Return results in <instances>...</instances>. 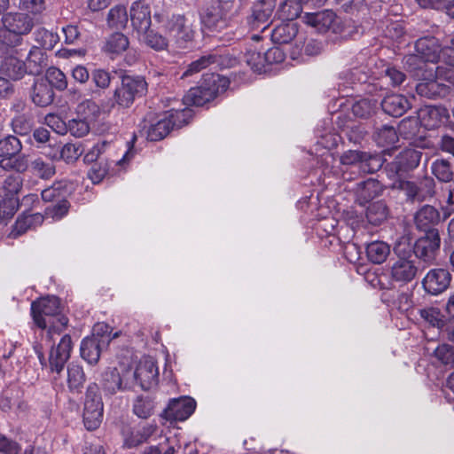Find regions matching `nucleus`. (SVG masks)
<instances>
[{
  "label": "nucleus",
  "instance_id": "16",
  "mask_svg": "<svg viewBox=\"0 0 454 454\" xmlns=\"http://www.w3.org/2000/svg\"><path fill=\"white\" fill-rule=\"evenodd\" d=\"M72 340L68 334H65L57 347H51L49 364L51 372L60 373L64 369V366L70 357L72 350Z\"/></svg>",
  "mask_w": 454,
  "mask_h": 454
},
{
  "label": "nucleus",
  "instance_id": "3",
  "mask_svg": "<svg viewBox=\"0 0 454 454\" xmlns=\"http://www.w3.org/2000/svg\"><path fill=\"white\" fill-rule=\"evenodd\" d=\"M154 20L161 24L164 32L177 48H186L193 41L194 30L184 15L155 13Z\"/></svg>",
  "mask_w": 454,
  "mask_h": 454
},
{
  "label": "nucleus",
  "instance_id": "35",
  "mask_svg": "<svg viewBox=\"0 0 454 454\" xmlns=\"http://www.w3.org/2000/svg\"><path fill=\"white\" fill-rule=\"evenodd\" d=\"M390 254L389 246L383 241H373L367 245L366 254L368 259L376 264L384 262Z\"/></svg>",
  "mask_w": 454,
  "mask_h": 454
},
{
  "label": "nucleus",
  "instance_id": "20",
  "mask_svg": "<svg viewBox=\"0 0 454 454\" xmlns=\"http://www.w3.org/2000/svg\"><path fill=\"white\" fill-rule=\"evenodd\" d=\"M130 20L139 35L147 32L152 23L149 4L142 0L134 2L130 7Z\"/></svg>",
  "mask_w": 454,
  "mask_h": 454
},
{
  "label": "nucleus",
  "instance_id": "24",
  "mask_svg": "<svg viewBox=\"0 0 454 454\" xmlns=\"http://www.w3.org/2000/svg\"><path fill=\"white\" fill-rule=\"evenodd\" d=\"M0 73L9 79L18 81L27 73L26 63L12 53L6 55L0 65Z\"/></svg>",
  "mask_w": 454,
  "mask_h": 454
},
{
  "label": "nucleus",
  "instance_id": "36",
  "mask_svg": "<svg viewBox=\"0 0 454 454\" xmlns=\"http://www.w3.org/2000/svg\"><path fill=\"white\" fill-rule=\"evenodd\" d=\"M388 208L385 202L375 201L367 207L366 219L372 225H380L387 220Z\"/></svg>",
  "mask_w": 454,
  "mask_h": 454
},
{
  "label": "nucleus",
  "instance_id": "4",
  "mask_svg": "<svg viewBox=\"0 0 454 454\" xmlns=\"http://www.w3.org/2000/svg\"><path fill=\"white\" fill-rule=\"evenodd\" d=\"M0 42L7 45L20 44L21 36L27 35L34 27L33 19L23 12H8L2 18Z\"/></svg>",
  "mask_w": 454,
  "mask_h": 454
},
{
  "label": "nucleus",
  "instance_id": "56",
  "mask_svg": "<svg viewBox=\"0 0 454 454\" xmlns=\"http://www.w3.org/2000/svg\"><path fill=\"white\" fill-rule=\"evenodd\" d=\"M434 357L443 365L454 366V347L443 343L439 345L434 352Z\"/></svg>",
  "mask_w": 454,
  "mask_h": 454
},
{
  "label": "nucleus",
  "instance_id": "52",
  "mask_svg": "<svg viewBox=\"0 0 454 454\" xmlns=\"http://www.w3.org/2000/svg\"><path fill=\"white\" fill-rule=\"evenodd\" d=\"M432 173L441 182H450L452 180L454 172L450 163L446 160H436L431 166Z\"/></svg>",
  "mask_w": 454,
  "mask_h": 454
},
{
  "label": "nucleus",
  "instance_id": "8",
  "mask_svg": "<svg viewBox=\"0 0 454 454\" xmlns=\"http://www.w3.org/2000/svg\"><path fill=\"white\" fill-rule=\"evenodd\" d=\"M234 4L232 2H216L208 5L201 20L205 26L212 29H223L228 26L234 15Z\"/></svg>",
  "mask_w": 454,
  "mask_h": 454
},
{
  "label": "nucleus",
  "instance_id": "30",
  "mask_svg": "<svg viewBox=\"0 0 454 454\" xmlns=\"http://www.w3.org/2000/svg\"><path fill=\"white\" fill-rule=\"evenodd\" d=\"M382 192L380 183L373 178H369L357 184L356 194L361 205L379 196Z\"/></svg>",
  "mask_w": 454,
  "mask_h": 454
},
{
  "label": "nucleus",
  "instance_id": "38",
  "mask_svg": "<svg viewBox=\"0 0 454 454\" xmlns=\"http://www.w3.org/2000/svg\"><path fill=\"white\" fill-rule=\"evenodd\" d=\"M85 382V374L82 368L74 364L67 367V386L71 392L81 393Z\"/></svg>",
  "mask_w": 454,
  "mask_h": 454
},
{
  "label": "nucleus",
  "instance_id": "50",
  "mask_svg": "<svg viewBox=\"0 0 454 454\" xmlns=\"http://www.w3.org/2000/svg\"><path fill=\"white\" fill-rule=\"evenodd\" d=\"M128 20L127 10L122 5L114 6L108 12L107 22L111 27L123 28L126 27Z\"/></svg>",
  "mask_w": 454,
  "mask_h": 454
},
{
  "label": "nucleus",
  "instance_id": "40",
  "mask_svg": "<svg viewBox=\"0 0 454 454\" xmlns=\"http://www.w3.org/2000/svg\"><path fill=\"white\" fill-rule=\"evenodd\" d=\"M214 64H220V56L213 53L201 56L192 61L184 72L182 77L192 75Z\"/></svg>",
  "mask_w": 454,
  "mask_h": 454
},
{
  "label": "nucleus",
  "instance_id": "37",
  "mask_svg": "<svg viewBox=\"0 0 454 454\" xmlns=\"http://www.w3.org/2000/svg\"><path fill=\"white\" fill-rule=\"evenodd\" d=\"M30 169L33 175L41 179H50L56 174L54 163L41 157H37L30 162Z\"/></svg>",
  "mask_w": 454,
  "mask_h": 454
},
{
  "label": "nucleus",
  "instance_id": "17",
  "mask_svg": "<svg viewBox=\"0 0 454 454\" xmlns=\"http://www.w3.org/2000/svg\"><path fill=\"white\" fill-rule=\"evenodd\" d=\"M417 84L416 91L419 95L436 99L443 98L450 93V86L442 83L433 74V69L427 74L426 79Z\"/></svg>",
  "mask_w": 454,
  "mask_h": 454
},
{
  "label": "nucleus",
  "instance_id": "27",
  "mask_svg": "<svg viewBox=\"0 0 454 454\" xmlns=\"http://www.w3.org/2000/svg\"><path fill=\"white\" fill-rule=\"evenodd\" d=\"M73 184L67 180L55 182L51 186L43 190L41 196L45 202L59 201L66 199L72 192Z\"/></svg>",
  "mask_w": 454,
  "mask_h": 454
},
{
  "label": "nucleus",
  "instance_id": "25",
  "mask_svg": "<svg viewBox=\"0 0 454 454\" xmlns=\"http://www.w3.org/2000/svg\"><path fill=\"white\" fill-rule=\"evenodd\" d=\"M416 227L427 233L431 230H437L434 228L440 222V214L433 206H423L415 215L414 217Z\"/></svg>",
  "mask_w": 454,
  "mask_h": 454
},
{
  "label": "nucleus",
  "instance_id": "29",
  "mask_svg": "<svg viewBox=\"0 0 454 454\" xmlns=\"http://www.w3.org/2000/svg\"><path fill=\"white\" fill-rule=\"evenodd\" d=\"M129 45V38L122 33H113L106 37L102 50L111 58L124 52Z\"/></svg>",
  "mask_w": 454,
  "mask_h": 454
},
{
  "label": "nucleus",
  "instance_id": "1",
  "mask_svg": "<svg viewBox=\"0 0 454 454\" xmlns=\"http://www.w3.org/2000/svg\"><path fill=\"white\" fill-rule=\"evenodd\" d=\"M31 313L35 324L47 329L46 339L54 341V335L66 330L68 319L61 313L60 301L56 296H46L31 304Z\"/></svg>",
  "mask_w": 454,
  "mask_h": 454
},
{
  "label": "nucleus",
  "instance_id": "31",
  "mask_svg": "<svg viewBox=\"0 0 454 454\" xmlns=\"http://www.w3.org/2000/svg\"><path fill=\"white\" fill-rule=\"evenodd\" d=\"M22 183L20 176H9L5 178L3 184V189L5 192V196L8 203V215H13L15 213L17 199L14 197L21 189Z\"/></svg>",
  "mask_w": 454,
  "mask_h": 454
},
{
  "label": "nucleus",
  "instance_id": "33",
  "mask_svg": "<svg viewBox=\"0 0 454 454\" xmlns=\"http://www.w3.org/2000/svg\"><path fill=\"white\" fill-rule=\"evenodd\" d=\"M106 348L101 347V344L95 338H85L82 340L80 347L81 356L90 364L98 362L101 352Z\"/></svg>",
  "mask_w": 454,
  "mask_h": 454
},
{
  "label": "nucleus",
  "instance_id": "9",
  "mask_svg": "<svg viewBox=\"0 0 454 454\" xmlns=\"http://www.w3.org/2000/svg\"><path fill=\"white\" fill-rule=\"evenodd\" d=\"M421 153L413 148L400 152L395 159L387 164L386 170L389 177H403L414 170L419 164Z\"/></svg>",
  "mask_w": 454,
  "mask_h": 454
},
{
  "label": "nucleus",
  "instance_id": "22",
  "mask_svg": "<svg viewBox=\"0 0 454 454\" xmlns=\"http://www.w3.org/2000/svg\"><path fill=\"white\" fill-rule=\"evenodd\" d=\"M450 117L448 110L443 106H429L422 109L419 118L422 124L428 129H434L446 122Z\"/></svg>",
  "mask_w": 454,
  "mask_h": 454
},
{
  "label": "nucleus",
  "instance_id": "12",
  "mask_svg": "<svg viewBox=\"0 0 454 454\" xmlns=\"http://www.w3.org/2000/svg\"><path fill=\"white\" fill-rule=\"evenodd\" d=\"M196 402L192 397L172 399L163 411L162 417L169 421H184L195 411Z\"/></svg>",
  "mask_w": 454,
  "mask_h": 454
},
{
  "label": "nucleus",
  "instance_id": "48",
  "mask_svg": "<svg viewBox=\"0 0 454 454\" xmlns=\"http://www.w3.org/2000/svg\"><path fill=\"white\" fill-rule=\"evenodd\" d=\"M245 61L254 72L265 71L264 50L258 51L256 48H250L245 54Z\"/></svg>",
  "mask_w": 454,
  "mask_h": 454
},
{
  "label": "nucleus",
  "instance_id": "19",
  "mask_svg": "<svg viewBox=\"0 0 454 454\" xmlns=\"http://www.w3.org/2000/svg\"><path fill=\"white\" fill-rule=\"evenodd\" d=\"M415 262L407 257H397L390 267V278L399 283L411 282L417 274Z\"/></svg>",
  "mask_w": 454,
  "mask_h": 454
},
{
  "label": "nucleus",
  "instance_id": "47",
  "mask_svg": "<svg viewBox=\"0 0 454 454\" xmlns=\"http://www.w3.org/2000/svg\"><path fill=\"white\" fill-rule=\"evenodd\" d=\"M420 317L427 322L430 325L437 327L442 331L443 325L445 324V317L441 312L440 309L434 307H427L419 310Z\"/></svg>",
  "mask_w": 454,
  "mask_h": 454
},
{
  "label": "nucleus",
  "instance_id": "57",
  "mask_svg": "<svg viewBox=\"0 0 454 454\" xmlns=\"http://www.w3.org/2000/svg\"><path fill=\"white\" fill-rule=\"evenodd\" d=\"M114 145L107 141H102L96 144L83 157L85 163L96 162L101 155L109 153Z\"/></svg>",
  "mask_w": 454,
  "mask_h": 454
},
{
  "label": "nucleus",
  "instance_id": "21",
  "mask_svg": "<svg viewBox=\"0 0 454 454\" xmlns=\"http://www.w3.org/2000/svg\"><path fill=\"white\" fill-rule=\"evenodd\" d=\"M275 8L273 0H259L252 9L250 17V24L253 28L259 29L262 26V30L267 28L269 21L272 16Z\"/></svg>",
  "mask_w": 454,
  "mask_h": 454
},
{
  "label": "nucleus",
  "instance_id": "53",
  "mask_svg": "<svg viewBox=\"0 0 454 454\" xmlns=\"http://www.w3.org/2000/svg\"><path fill=\"white\" fill-rule=\"evenodd\" d=\"M70 208V203L67 199H62L47 207L44 210V218H51L59 221L67 215Z\"/></svg>",
  "mask_w": 454,
  "mask_h": 454
},
{
  "label": "nucleus",
  "instance_id": "45",
  "mask_svg": "<svg viewBox=\"0 0 454 454\" xmlns=\"http://www.w3.org/2000/svg\"><path fill=\"white\" fill-rule=\"evenodd\" d=\"M373 139L378 145L387 146L395 144L398 141V136L393 126L382 125L376 129Z\"/></svg>",
  "mask_w": 454,
  "mask_h": 454
},
{
  "label": "nucleus",
  "instance_id": "34",
  "mask_svg": "<svg viewBox=\"0 0 454 454\" xmlns=\"http://www.w3.org/2000/svg\"><path fill=\"white\" fill-rule=\"evenodd\" d=\"M25 63L27 74H39L47 66L45 54L43 50L37 46H33L30 49Z\"/></svg>",
  "mask_w": 454,
  "mask_h": 454
},
{
  "label": "nucleus",
  "instance_id": "28",
  "mask_svg": "<svg viewBox=\"0 0 454 454\" xmlns=\"http://www.w3.org/2000/svg\"><path fill=\"white\" fill-rule=\"evenodd\" d=\"M427 62L419 54H409L403 59L405 70L417 79H426L431 69L427 68Z\"/></svg>",
  "mask_w": 454,
  "mask_h": 454
},
{
  "label": "nucleus",
  "instance_id": "39",
  "mask_svg": "<svg viewBox=\"0 0 454 454\" xmlns=\"http://www.w3.org/2000/svg\"><path fill=\"white\" fill-rule=\"evenodd\" d=\"M82 153V149L80 144L67 143L64 145L59 152V154L55 153L51 154V160H63L67 163L75 162Z\"/></svg>",
  "mask_w": 454,
  "mask_h": 454
},
{
  "label": "nucleus",
  "instance_id": "61",
  "mask_svg": "<svg viewBox=\"0 0 454 454\" xmlns=\"http://www.w3.org/2000/svg\"><path fill=\"white\" fill-rule=\"evenodd\" d=\"M89 121H90L82 117L79 119L70 120L67 124V131H69L74 137H82L90 131Z\"/></svg>",
  "mask_w": 454,
  "mask_h": 454
},
{
  "label": "nucleus",
  "instance_id": "14",
  "mask_svg": "<svg viewBox=\"0 0 454 454\" xmlns=\"http://www.w3.org/2000/svg\"><path fill=\"white\" fill-rule=\"evenodd\" d=\"M302 20L304 23L314 27L320 33H325L327 31L337 33L339 31L336 15L330 10L318 12H306Z\"/></svg>",
  "mask_w": 454,
  "mask_h": 454
},
{
  "label": "nucleus",
  "instance_id": "62",
  "mask_svg": "<svg viewBox=\"0 0 454 454\" xmlns=\"http://www.w3.org/2000/svg\"><path fill=\"white\" fill-rule=\"evenodd\" d=\"M393 187L403 191L410 200H414L419 194L418 185L411 181L403 179V177H396L393 184Z\"/></svg>",
  "mask_w": 454,
  "mask_h": 454
},
{
  "label": "nucleus",
  "instance_id": "10",
  "mask_svg": "<svg viewBox=\"0 0 454 454\" xmlns=\"http://www.w3.org/2000/svg\"><path fill=\"white\" fill-rule=\"evenodd\" d=\"M186 114L187 111L185 109H171L167 112L164 118L150 126L147 131V138L151 141L163 139L172 129L181 128L185 124Z\"/></svg>",
  "mask_w": 454,
  "mask_h": 454
},
{
  "label": "nucleus",
  "instance_id": "54",
  "mask_svg": "<svg viewBox=\"0 0 454 454\" xmlns=\"http://www.w3.org/2000/svg\"><path fill=\"white\" fill-rule=\"evenodd\" d=\"M44 80L48 81V84L51 88H56L59 90H64L67 87V81L65 74L57 67H50L46 71Z\"/></svg>",
  "mask_w": 454,
  "mask_h": 454
},
{
  "label": "nucleus",
  "instance_id": "60",
  "mask_svg": "<svg viewBox=\"0 0 454 454\" xmlns=\"http://www.w3.org/2000/svg\"><path fill=\"white\" fill-rule=\"evenodd\" d=\"M352 113L359 118H367L375 110V102L371 99L363 98L352 105Z\"/></svg>",
  "mask_w": 454,
  "mask_h": 454
},
{
  "label": "nucleus",
  "instance_id": "59",
  "mask_svg": "<svg viewBox=\"0 0 454 454\" xmlns=\"http://www.w3.org/2000/svg\"><path fill=\"white\" fill-rule=\"evenodd\" d=\"M89 338H95L101 347L107 348L111 342V327L106 323H98L93 326L92 334Z\"/></svg>",
  "mask_w": 454,
  "mask_h": 454
},
{
  "label": "nucleus",
  "instance_id": "6",
  "mask_svg": "<svg viewBox=\"0 0 454 454\" xmlns=\"http://www.w3.org/2000/svg\"><path fill=\"white\" fill-rule=\"evenodd\" d=\"M103 402L96 384L87 387L83 409V423L89 431L98 428L103 420Z\"/></svg>",
  "mask_w": 454,
  "mask_h": 454
},
{
  "label": "nucleus",
  "instance_id": "32",
  "mask_svg": "<svg viewBox=\"0 0 454 454\" xmlns=\"http://www.w3.org/2000/svg\"><path fill=\"white\" fill-rule=\"evenodd\" d=\"M298 34V26L295 22L281 23L271 31V40L274 43L285 44L292 42Z\"/></svg>",
  "mask_w": 454,
  "mask_h": 454
},
{
  "label": "nucleus",
  "instance_id": "64",
  "mask_svg": "<svg viewBox=\"0 0 454 454\" xmlns=\"http://www.w3.org/2000/svg\"><path fill=\"white\" fill-rule=\"evenodd\" d=\"M46 124L51 127L58 134H66L67 132V125L57 114H49L45 116Z\"/></svg>",
  "mask_w": 454,
  "mask_h": 454
},
{
  "label": "nucleus",
  "instance_id": "42",
  "mask_svg": "<svg viewBox=\"0 0 454 454\" xmlns=\"http://www.w3.org/2000/svg\"><path fill=\"white\" fill-rule=\"evenodd\" d=\"M155 430V425H146L141 429L132 432L128 437H126L124 443L128 448H136L146 442L153 434Z\"/></svg>",
  "mask_w": 454,
  "mask_h": 454
},
{
  "label": "nucleus",
  "instance_id": "2",
  "mask_svg": "<svg viewBox=\"0 0 454 454\" xmlns=\"http://www.w3.org/2000/svg\"><path fill=\"white\" fill-rule=\"evenodd\" d=\"M229 80L217 74H210L204 77L202 83L192 88L184 96L183 101L186 106H202L213 100L218 94L226 90Z\"/></svg>",
  "mask_w": 454,
  "mask_h": 454
},
{
  "label": "nucleus",
  "instance_id": "43",
  "mask_svg": "<svg viewBox=\"0 0 454 454\" xmlns=\"http://www.w3.org/2000/svg\"><path fill=\"white\" fill-rule=\"evenodd\" d=\"M133 413L140 419H146L154 411V402L149 396L138 395L133 402Z\"/></svg>",
  "mask_w": 454,
  "mask_h": 454
},
{
  "label": "nucleus",
  "instance_id": "51",
  "mask_svg": "<svg viewBox=\"0 0 454 454\" xmlns=\"http://www.w3.org/2000/svg\"><path fill=\"white\" fill-rule=\"evenodd\" d=\"M77 114L88 121H95L100 114L99 106L92 99H84L76 106Z\"/></svg>",
  "mask_w": 454,
  "mask_h": 454
},
{
  "label": "nucleus",
  "instance_id": "7",
  "mask_svg": "<svg viewBox=\"0 0 454 454\" xmlns=\"http://www.w3.org/2000/svg\"><path fill=\"white\" fill-rule=\"evenodd\" d=\"M441 237L438 230H431L419 237L413 245V252L419 262L430 266L436 262L440 254Z\"/></svg>",
  "mask_w": 454,
  "mask_h": 454
},
{
  "label": "nucleus",
  "instance_id": "18",
  "mask_svg": "<svg viewBox=\"0 0 454 454\" xmlns=\"http://www.w3.org/2000/svg\"><path fill=\"white\" fill-rule=\"evenodd\" d=\"M134 379L144 390L150 389L157 383L158 368L150 358L139 361L134 372Z\"/></svg>",
  "mask_w": 454,
  "mask_h": 454
},
{
  "label": "nucleus",
  "instance_id": "49",
  "mask_svg": "<svg viewBox=\"0 0 454 454\" xmlns=\"http://www.w3.org/2000/svg\"><path fill=\"white\" fill-rule=\"evenodd\" d=\"M142 35L141 40L155 51L167 50L168 46V39L160 35L158 32L148 29L147 32L140 34Z\"/></svg>",
  "mask_w": 454,
  "mask_h": 454
},
{
  "label": "nucleus",
  "instance_id": "55",
  "mask_svg": "<svg viewBox=\"0 0 454 454\" xmlns=\"http://www.w3.org/2000/svg\"><path fill=\"white\" fill-rule=\"evenodd\" d=\"M35 41L41 47L51 50L59 42V35L56 33L49 31L43 27L39 28L35 33Z\"/></svg>",
  "mask_w": 454,
  "mask_h": 454
},
{
  "label": "nucleus",
  "instance_id": "23",
  "mask_svg": "<svg viewBox=\"0 0 454 454\" xmlns=\"http://www.w3.org/2000/svg\"><path fill=\"white\" fill-rule=\"evenodd\" d=\"M33 103L38 106L45 107L51 105L54 99V91L48 81L43 77L35 80L30 91Z\"/></svg>",
  "mask_w": 454,
  "mask_h": 454
},
{
  "label": "nucleus",
  "instance_id": "63",
  "mask_svg": "<svg viewBox=\"0 0 454 454\" xmlns=\"http://www.w3.org/2000/svg\"><path fill=\"white\" fill-rule=\"evenodd\" d=\"M301 11V6L295 0H286L280 7L282 17L289 21L296 19Z\"/></svg>",
  "mask_w": 454,
  "mask_h": 454
},
{
  "label": "nucleus",
  "instance_id": "5",
  "mask_svg": "<svg viewBox=\"0 0 454 454\" xmlns=\"http://www.w3.org/2000/svg\"><path fill=\"white\" fill-rule=\"evenodd\" d=\"M147 90V83L142 76L125 75L121 83L114 90L111 108L115 106L129 108L137 98H141Z\"/></svg>",
  "mask_w": 454,
  "mask_h": 454
},
{
  "label": "nucleus",
  "instance_id": "15",
  "mask_svg": "<svg viewBox=\"0 0 454 454\" xmlns=\"http://www.w3.org/2000/svg\"><path fill=\"white\" fill-rule=\"evenodd\" d=\"M415 50L427 62H436L442 54L444 58L449 54L448 50L451 48H442L437 38L434 36H423L415 43Z\"/></svg>",
  "mask_w": 454,
  "mask_h": 454
},
{
  "label": "nucleus",
  "instance_id": "41",
  "mask_svg": "<svg viewBox=\"0 0 454 454\" xmlns=\"http://www.w3.org/2000/svg\"><path fill=\"white\" fill-rule=\"evenodd\" d=\"M449 51V54L446 56L450 57V60L437 66L436 68L433 70V74L440 82L445 81L454 85V50Z\"/></svg>",
  "mask_w": 454,
  "mask_h": 454
},
{
  "label": "nucleus",
  "instance_id": "58",
  "mask_svg": "<svg viewBox=\"0 0 454 454\" xmlns=\"http://www.w3.org/2000/svg\"><path fill=\"white\" fill-rule=\"evenodd\" d=\"M104 381V388L110 394H115L117 391L123 389L121 378L117 369L106 372Z\"/></svg>",
  "mask_w": 454,
  "mask_h": 454
},
{
  "label": "nucleus",
  "instance_id": "13",
  "mask_svg": "<svg viewBox=\"0 0 454 454\" xmlns=\"http://www.w3.org/2000/svg\"><path fill=\"white\" fill-rule=\"evenodd\" d=\"M451 281V275L448 270L436 268L430 270L422 279L425 291L432 295L443 293Z\"/></svg>",
  "mask_w": 454,
  "mask_h": 454
},
{
  "label": "nucleus",
  "instance_id": "26",
  "mask_svg": "<svg viewBox=\"0 0 454 454\" xmlns=\"http://www.w3.org/2000/svg\"><path fill=\"white\" fill-rule=\"evenodd\" d=\"M381 107L387 114L400 117L411 108V104L406 97L400 94H391L383 98Z\"/></svg>",
  "mask_w": 454,
  "mask_h": 454
},
{
  "label": "nucleus",
  "instance_id": "11",
  "mask_svg": "<svg viewBox=\"0 0 454 454\" xmlns=\"http://www.w3.org/2000/svg\"><path fill=\"white\" fill-rule=\"evenodd\" d=\"M343 165L357 166L364 173H373L380 168L381 159L377 155H371L364 152L349 150L340 156Z\"/></svg>",
  "mask_w": 454,
  "mask_h": 454
},
{
  "label": "nucleus",
  "instance_id": "46",
  "mask_svg": "<svg viewBox=\"0 0 454 454\" xmlns=\"http://www.w3.org/2000/svg\"><path fill=\"white\" fill-rule=\"evenodd\" d=\"M22 145L20 139L14 136H7L0 139V157L2 159L16 156L20 153Z\"/></svg>",
  "mask_w": 454,
  "mask_h": 454
},
{
  "label": "nucleus",
  "instance_id": "44",
  "mask_svg": "<svg viewBox=\"0 0 454 454\" xmlns=\"http://www.w3.org/2000/svg\"><path fill=\"white\" fill-rule=\"evenodd\" d=\"M28 167L29 160L26 154L18 153L16 156L0 160V168L4 170H15L23 173L28 169Z\"/></svg>",
  "mask_w": 454,
  "mask_h": 454
}]
</instances>
